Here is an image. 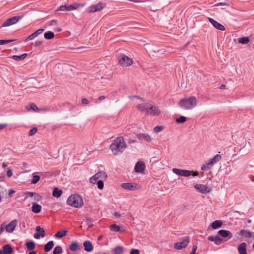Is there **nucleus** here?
<instances>
[{
    "instance_id": "1",
    "label": "nucleus",
    "mask_w": 254,
    "mask_h": 254,
    "mask_svg": "<svg viewBox=\"0 0 254 254\" xmlns=\"http://www.w3.org/2000/svg\"><path fill=\"white\" fill-rule=\"evenodd\" d=\"M126 148V144L122 136L118 137L110 145V149L113 153L117 155L122 153Z\"/></svg>"
},
{
    "instance_id": "2",
    "label": "nucleus",
    "mask_w": 254,
    "mask_h": 254,
    "mask_svg": "<svg viewBox=\"0 0 254 254\" xmlns=\"http://www.w3.org/2000/svg\"><path fill=\"white\" fill-rule=\"evenodd\" d=\"M197 105L196 98L191 96L188 98L182 99L179 102V106L185 110H191Z\"/></svg>"
},
{
    "instance_id": "3",
    "label": "nucleus",
    "mask_w": 254,
    "mask_h": 254,
    "mask_svg": "<svg viewBox=\"0 0 254 254\" xmlns=\"http://www.w3.org/2000/svg\"><path fill=\"white\" fill-rule=\"evenodd\" d=\"M68 205L73 207H81L83 205V201L82 197L77 194L70 195L66 201Z\"/></svg>"
},
{
    "instance_id": "4",
    "label": "nucleus",
    "mask_w": 254,
    "mask_h": 254,
    "mask_svg": "<svg viewBox=\"0 0 254 254\" xmlns=\"http://www.w3.org/2000/svg\"><path fill=\"white\" fill-rule=\"evenodd\" d=\"M83 4L75 3L72 4H65L61 5L58 9V11H68L72 10L78 9L80 6H83Z\"/></svg>"
},
{
    "instance_id": "5",
    "label": "nucleus",
    "mask_w": 254,
    "mask_h": 254,
    "mask_svg": "<svg viewBox=\"0 0 254 254\" xmlns=\"http://www.w3.org/2000/svg\"><path fill=\"white\" fill-rule=\"evenodd\" d=\"M119 64L123 66L127 67L131 65L133 63L132 60L127 56L121 55L119 57Z\"/></svg>"
},
{
    "instance_id": "6",
    "label": "nucleus",
    "mask_w": 254,
    "mask_h": 254,
    "mask_svg": "<svg viewBox=\"0 0 254 254\" xmlns=\"http://www.w3.org/2000/svg\"><path fill=\"white\" fill-rule=\"evenodd\" d=\"M107 178L106 172L103 171L99 172L90 178V183L95 184L97 181L99 180H105Z\"/></svg>"
},
{
    "instance_id": "7",
    "label": "nucleus",
    "mask_w": 254,
    "mask_h": 254,
    "mask_svg": "<svg viewBox=\"0 0 254 254\" xmlns=\"http://www.w3.org/2000/svg\"><path fill=\"white\" fill-rule=\"evenodd\" d=\"M22 16H15L8 18L2 23V26L6 27L14 24L22 19Z\"/></svg>"
},
{
    "instance_id": "8",
    "label": "nucleus",
    "mask_w": 254,
    "mask_h": 254,
    "mask_svg": "<svg viewBox=\"0 0 254 254\" xmlns=\"http://www.w3.org/2000/svg\"><path fill=\"white\" fill-rule=\"evenodd\" d=\"M107 4L105 2H100L97 4L92 5L90 6L89 10V13H94L97 11H100L106 6Z\"/></svg>"
},
{
    "instance_id": "9",
    "label": "nucleus",
    "mask_w": 254,
    "mask_h": 254,
    "mask_svg": "<svg viewBox=\"0 0 254 254\" xmlns=\"http://www.w3.org/2000/svg\"><path fill=\"white\" fill-rule=\"evenodd\" d=\"M172 172L178 176L185 177H189L191 175V171L179 169L177 168H173L172 169Z\"/></svg>"
},
{
    "instance_id": "10",
    "label": "nucleus",
    "mask_w": 254,
    "mask_h": 254,
    "mask_svg": "<svg viewBox=\"0 0 254 254\" xmlns=\"http://www.w3.org/2000/svg\"><path fill=\"white\" fill-rule=\"evenodd\" d=\"M18 224V221L16 219H14L11 221L8 224L4 225V229L8 233H12Z\"/></svg>"
},
{
    "instance_id": "11",
    "label": "nucleus",
    "mask_w": 254,
    "mask_h": 254,
    "mask_svg": "<svg viewBox=\"0 0 254 254\" xmlns=\"http://www.w3.org/2000/svg\"><path fill=\"white\" fill-rule=\"evenodd\" d=\"M121 187L125 190H135L140 188L136 184L130 183H123Z\"/></svg>"
},
{
    "instance_id": "12",
    "label": "nucleus",
    "mask_w": 254,
    "mask_h": 254,
    "mask_svg": "<svg viewBox=\"0 0 254 254\" xmlns=\"http://www.w3.org/2000/svg\"><path fill=\"white\" fill-rule=\"evenodd\" d=\"M217 235L225 239L224 241H228L233 236L232 234L230 231L225 230H220L218 231L217 232Z\"/></svg>"
},
{
    "instance_id": "13",
    "label": "nucleus",
    "mask_w": 254,
    "mask_h": 254,
    "mask_svg": "<svg viewBox=\"0 0 254 254\" xmlns=\"http://www.w3.org/2000/svg\"><path fill=\"white\" fill-rule=\"evenodd\" d=\"M161 114V111L158 107L154 106L150 104L148 111L146 112V114L151 116H158Z\"/></svg>"
},
{
    "instance_id": "14",
    "label": "nucleus",
    "mask_w": 254,
    "mask_h": 254,
    "mask_svg": "<svg viewBox=\"0 0 254 254\" xmlns=\"http://www.w3.org/2000/svg\"><path fill=\"white\" fill-rule=\"evenodd\" d=\"M194 187L202 193H206L211 191V189L204 185L196 184L194 185Z\"/></svg>"
},
{
    "instance_id": "15",
    "label": "nucleus",
    "mask_w": 254,
    "mask_h": 254,
    "mask_svg": "<svg viewBox=\"0 0 254 254\" xmlns=\"http://www.w3.org/2000/svg\"><path fill=\"white\" fill-rule=\"evenodd\" d=\"M208 20L211 23V24L217 29L221 30V31L225 30V27L223 25H222L221 23L216 21L213 18H208Z\"/></svg>"
},
{
    "instance_id": "16",
    "label": "nucleus",
    "mask_w": 254,
    "mask_h": 254,
    "mask_svg": "<svg viewBox=\"0 0 254 254\" xmlns=\"http://www.w3.org/2000/svg\"><path fill=\"white\" fill-rule=\"evenodd\" d=\"M137 137L140 140H144L148 142L152 141V138L147 133H139L137 134Z\"/></svg>"
},
{
    "instance_id": "17",
    "label": "nucleus",
    "mask_w": 254,
    "mask_h": 254,
    "mask_svg": "<svg viewBox=\"0 0 254 254\" xmlns=\"http://www.w3.org/2000/svg\"><path fill=\"white\" fill-rule=\"evenodd\" d=\"M13 253V249L11 245H6L0 250V254H11Z\"/></svg>"
},
{
    "instance_id": "18",
    "label": "nucleus",
    "mask_w": 254,
    "mask_h": 254,
    "mask_svg": "<svg viewBox=\"0 0 254 254\" xmlns=\"http://www.w3.org/2000/svg\"><path fill=\"white\" fill-rule=\"evenodd\" d=\"M145 168V164L142 162H137L135 166L134 170L136 172L142 173Z\"/></svg>"
},
{
    "instance_id": "19",
    "label": "nucleus",
    "mask_w": 254,
    "mask_h": 254,
    "mask_svg": "<svg viewBox=\"0 0 254 254\" xmlns=\"http://www.w3.org/2000/svg\"><path fill=\"white\" fill-rule=\"evenodd\" d=\"M150 104L149 103L140 104L137 106V109L140 111L146 112L150 107Z\"/></svg>"
},
{
    "instance_id": "20",
    "label": "nucleus",
    "mask_w": 254,
    "mask_h": 254,
    "mask_svg": "<svg viewBox=\"0 0 254 254\" xmlns=\"http://www.w3.org/2000/svg\"><path fill=\"white\" fill-rule=\"evenodd\" d=\"M83 246L84 247V250L85 251L87 252H90L92 251L93 249V245L91 242L89 241H85L83 243Z\"/></svg>"
},
{
    "instance_id": "21",
    "label": "nucleus",
    "mask_w": 254,
    "mask_h": 254,
    "mask_svg": "<svg viewBox=\"0 0 254 254\" xmlns=\"http://www.w3.org/2000/svg\"><path fill=\"white\" fill-rule=\"evenodd\" d=\"M247 244L246 243H242L238 247V251L240 254H247Z\"/></svg>"
},
{
    "instance_id": "22",
    "label": "nucleus",
    "mask_w": 254,
    "mask_h": 254,
    "mask_svg": "<svg viewBox=\"0 0 254 254\" xmlns=\"http://www.w3.org/2000/svg\"><path fill=\"white\" fill-rule=\"evenodd\" d=\"M213 164V163L209 159L205 164L202 165L201 169L203 171H206L207 169H210Z\"/></svg>"
},
{
    "instance_id": "23",
    "label": "nucleus",
    "mask_w": 254,
    "mask_h": 254,
    "mask_svg": "<svg viewBox=\"0 0 254 254\" xmlns=\"http://www.w3.org/2000/svg\"><path fill=\"white\" fill-rule=\"evenodd\" d=\"M213 164V163L209 159L205 164L202 165L201 169L203 171H206L207 169H210Z\"/></svg>"
},
{
    "instance_id": "24",
    "label": "nucleus",
    "mask_w": 254,
    "mask_h": 254,
    "mask_svg": "<svg viewBox=\"0 0 254 254\" xmlns=\"http://www.w3.org/2000/svg\"><path fill=\"white\" fill-rule=\"evenodd\" d=\"M41 208L42 207L40 205L36 203H34L32 204L31 209L34 213H38L41 211Z\"/></svg>"
},
{
    "instance_id": "25",
    "label": "nucleus",
    "mask_w": 254,
    "mask_h": 254,
    "mask_svg": "<svg viewBox=\"0 0 254 254\" xmlns=\"http://www.w3.org/2000/svg\"><path fill=\"white\" fill-rule=\"evenodd\" d=\"M69 250L72 252H75L80 249V246L77 242H72L69 246Z\"/></svg>"
},
{
    "instance_id": "26",
    "label": "nucleus",
    "mask_w": 254,
    "mask_h": 254,
    "mask_svg": "<svg viewBox=\"0 0 254 254\" xmlns=\"http://www.w3.org/2000/svg\"><path fill=\"white\" fill-rule=\"evenodd\" d=\"M54 246V243L53 241H49L44 247V250L46 252H50Z\"/></svg>"
},
{
    "instance_id": "27",
    "label": "nucleus",
    "mask_w": 254,
    "mask_h": 254,
    "mask_svg": "<svg viewBox=\"0 0 254 254\" xmlns=\"http://www.w3.org/2000/svg\"><path fill=\"white\" fill-rule=\"evenodd\" d=\"M63 193L62 190H59L58 188H55L53 192V195L56 198H59Z\"/></svg>"
},
{
    "instance_id": "28",
    "label": "nucleus",
    "mask_w": 254,
    "mask_h": 254,
    "mask_svg": "<svg viewBox=\"0 0 254 254\" xmlns=\"http://www.w3.org/2000/svg\"><path fill=\"white\" fill-rule=\"evenodd\" d=\"M222 222L221 220H215L211 223V227L213 229H216L221 227Z\"/></svg>"
},
{
    "instance_id": "29",
    "label": "nucleus",
    "mask_w": 254,
    "mask_h": 254,
    "mask_svg": "<svg viewBox=\"0 0 254 254\" xmlns=\"http://www.w3.org/2000/svg\"><path fill=\"white\" fill-rule=\"evenodd\" d=\"M113 252L114 254H123L124 248L122 246L116 247L113 249Z\"/></svg>"
},
{
    "instance_id": "30",
    "label": "nucleus",
    "mask_w": 254,
    "mask_h": 254,
    "mask_svg": "<svg viewBox=\"0 0 254 254\" xmlns=\"http://www.w3.org/2000/svg\"><path fill=\"white\" fill-rule=\"evenodd\" d=\"M189 242H190V237H185L182 242H179V243H180V244L181 245H182V246L183 247V248L186 247L188 245Z\"/></svg>"
},
{
    "instance_id": "31",
    "label": "nucleus",
    "mask_w": 254,
    "mask_h": 254,
    "mask_svg": "<svg viewBox=\"0 0 254 254\" xmlns=\"http://www.w3.org/2000/svg\"><path fill=\"white\" fill-rule=\"evenodd\" d=\"M68 231L65 230H64L62 231H58L56 234L55 237L58 238H62L64 237L67 233Z\"/></svg>"
},
{
    "instance_id": "32",
    "label": "nucleus",
    "mask_w": 254,
    "mask_h": 254,
    "mask_svg": "<svg viewBox=\"0 0 254 254\" xmlns=\"http://www.w3.org/2000/svg\"><path fill=\"white\" fill-rule=\"evenodd\" d=\"M27 55V54L26 53H24L20 56L14 55L12 56V58L15 61H19L24 59L26 57Z\"/></svg>"
},
{
    "instance_id": "33",
    "label": "nucleus",
    "mask_w": 254,
    "mask_h": 254,
    "mask_svg": "<svg viewBox=\"0 0 254 254\" xmlns=\"http://www.w3.org/2000/svg\"><path fill=\"white\" fill-rule=\"evenodd\" d=\"M110 230L113 232H119L121 230V227L116 224L112 225L110 227Z\"/></svg>"
},
{
    "instance_id": "34",
    "label": "nucleus",
    "mask_w": 254,
    "mask_h": 254,
    "mask_svg": "<svg viewBox=\"0 0 254 254\" xmlns=\"http://www.w3.org/2000/svg\"><path fill=\"white\" fill-rule=\"evenodd\" d=\"M44 37L46 39L51 40L54 38V33L52 31H49L44 33Z\"/></svg>"
},
{
    "instance_id": "35",
    "label": "nucleus",
    "mask_w": 254,
    "mask_h": 254,
    "mask_svg": "<svg viewBox=\"0 0 254 254\" xmlns=\"http://www.w3.org/2000/svg\"><path fill=\"white\" fill-rule=\"evenodd\" d=\"M250 41V39L248 37H243L240 38L238 39V42L240 43L243 44H246L249 43Z\"/></svg>"
},
{
    "instance_id": "36",
    "label": "nucleus",
    "mask_w": 254,
    "mask_h": 254,
    "mask_svg": "<svg viewBox=\"0 0 254 254\" xmlns=\"http://www.w3.org/2000/svg\"><path fill=\"white\" fill-rule=\"evenodd\" d=\"M36 231H37V232L39 233L40 235L42 237H45V232L43 228H41L40 226H38L36 227Z\"/></svg>"
},
{
    "instance_id": "37",
    "label": "nucleus",
    "mask_w": 254,
    "mask_h": 254,
    "mask_svg": "<svg viewBox=\"0 0 254 254\" xmlns=\"http://www.w3.org/2000/svg\"><path fill=\"white\" fill-rule=\"evenodd\" d=\"M221 159V156L219 154L215 155L213 158H210V160L214 164L216 162L219 161Z\"/></svg>"
},
{
    "instance_id": "38",
    "label": "nucleus",
    "mask_w": 254,
    "mask_h": 254,
    "mask_svg": "<svg viewBox=\"0 0 254 254\" xmlns=\"http://www.w3.org/2000/svg\"><path fill=\"white\" fill-rule=\"evenodd\" d=\"M40 179L39 176L35 175V173H33L31 183L32 184H35L40 180Z\"/></svg>"
},
{
    "instance_id": "39",
    "label": "nucleus",
    "mask_w": 254,
    "mask_h": 254,
    "mask_svg": "<svg viewBox=\"0 0 254 254\" xmlns=\"http://www.w3.org/2000/svg\"><path fill=\"white\" fill-rule=\"evenodd\" d=\"M26 247L29 250H34L35 248V245L33 242H29L26 243Z\"/></svg>"
},
{
    "instance_id": "40",
    "label": "nucleus",
    "mask_w": 254,
    "mask_h": 254,
    "mask_svg": "<svg viewBox=\"0 0 254 254\" xmlns=\"http://www.w3.org/2000/svg\"><path fill=\"white\" fill-rule=\"evenodd\" d=\"M240 233L242 235L245 236L246 237H252L253 236V234L251 232L244 230H242L240 231Z\"/></svg>"
},
{
    "instance_id": "41",
    "label": "nucleus",
    "mask_w": 254,
    "mask_h": 254,
    "mask_svg": "<svg viewBox=\"0 0 254 254\" xmlns=\"http://www.w3.org/2000/svg\"><path fill=\"white\" fill-rule=\"evenodd\" d=\"M26 109L28 110L32 109L34 111L38 110L37 106L34 103H31L29 106L26 107Z\"/></svg>"
},
{
    "instance_id": "42",
    "label": "nucleus",
    "mask_w": 254,
    "mask_h": 254,
    "mask_svg": "<svg viewBox=\"0 0 254 254\" xmlns=\"http://www.w3.org/2000/svg\"><path fill=\"white\" fill-rule=\"evenodd\" d=\"M62 252V248L61 246H57L53 251V254H61Z\"/></svg>"
},
{
    "instance_id": "43",
    "label": "nucleus",
    "mask_w": 254,
    "mask_h": 254,
    "mask_svg": "<svg viewBox=\"0 0 254 254\" xmlns=\"http://www.w3.org/2000/svg\"><path fill=\"white\" fill-rule=\"evenodd\" d=\"M219 236H218V235L216 236V240L214 242V244L217 245H219L221 244H222V243H223L224 242H225L222 239L220 238Z\"/></svg>"
},
{
    "instance_id": "44",
    "label": "nucleus",
    "mask_w": 254,
    "mask_h": 254,
    "mask_svg": "<svg viewBox=\"0 0 254 254\" xmlns=\"http://www.w3.org/2000/svg\"><path fill=\"white\" fill-rule=\"evenodd\" d=\"M176 121L178 123H184L186 121V118L184 116H181L180 117L177 118Z\"/></svg>"
},
{
    "instance_id": "45",
    "label": "nucleus",
    "mask_w": 254,
    "mask_h": 254,
    "mask_svg": "<svg viewBox=\"0 0 254 254\" xmlns=\"http://www.w3.org/2000/svg\"><path fill=\"white\" fill-rule=\"evenodd\" d=\"M104 180H99L98 181H97V186L98 188L100 190H102L104 188Z\"/></svg>"
},
{
    "instance_id": "46",
    "label": "nucleus",
    "mask_w": 254,
    "mask_h": 254,
    "mask_svg": "<svg viewBox=\"0 0 254 254\" xmlns=\"http://www.w3.org/2000/svg\"><path fill=\"white\" fill-rule=\"evenodd\" d=\"M37 36L36 35V34L34 32L30 35H29L25 40V42H27L30 40H32L36 38Z\"/></svg>"
},
{
    "instance_id": "47",
    "label": "nucleus",
    "mask_w": 254,
    "mask_h": 254,
    "mask_svg": "<svg viewBox=\"0 0 254 254\" xmlns=\"http://www.w3.org/2000/svg\"><path fill=\"white\" fill-rule=\"evenodd\" d=\"M13 41V40H0V45H4Z\"/></svg>"
},
{
    "instance_id": "48",
    "label": "nucleus",
    "mask_w": 254,
    "mask_h": 254,
    "mask_svg": "<svg viewBox=\"0 0 254 254\" xmlns=\"http://www.w3.org/2000/svg\"><path fill=\"white\" fill-rule=\"evenodd\" d=\"M37 128L36 127H33L29 131V135L30 136H32V135H33L34 134H35L37 132Z\"/></svg>"
},
{
    "instance_id": "49",
    "label": "nucleus",
    "mask_w": 254,
    "mask_h": 254,
    "mask_svg": "<svg viewBox=\"0 0 254 254\" xmlns=\"http://www.w3.org/2000/svg\"><path fill=\"white\" fill-rule=\"evenodd\" d=\"M163 127L162 126H156L154 128V131L155 132H159L163 129Z\"/></svg>"
},
{
    "instance_id": "50",
    "label": "nucleus",
    "mask_w": 254,
    "mask_h": 254,
    "mask_svg": "<svg viewBox=\"0 0 254 254\" xmlns=\"http://www.w3.org/2000/svg\"><path fill=\"white\" fill-rule=\"evenodd\" d=\"M33 197L34 200L36 201H40L42 199L41 196L35 192Z\"/></svg>"
},
{
    "instance_id": "51",
    "label": "nucleus",
    "mask_w": 254,
    "mask_h": 254,
    "mask_svg": "<svg viewBox=\"0 0 254 254\" xmlns=\"http://www.w3.org/2000/svg\"><path fill=\"white\" fill-rule=\"evenodd\" d=\"M174 248L177 250H181L183 248V247L180 244L179 242H177L175 244Z\"/></svg>"
},
{
    "instance_id": "52",
    "label": "nucleus",
    "mask_w": 254,
    "mask_h": 254,
    "mask_svg": "<svg viewBox=\"0 0 254 254\" xmlns=\"http://www.w3.org/2000/svg\"><path fill=\"white\" fill-rule=\"evenodd\" d=\"M216 6H220V5H225V6H228L229 5V4L228 2H218L215 4Z\"/></svg>"
},
{
    "instance_id": "53",
    "label": "nucleus",
    "mask_w": 254,
    "mask_h": 254,
    "mask_svg": "<svg viewBox=\"0 0 254 254\" xmlns=\"http://www.w3.org/2000/svg\"><path fill=\"white\" fill-rule=\"evenodd\" d=\"M44 30V29H39L36 30L35 32H34V33L36 34V35L38 36L39 34H42Z\"/></svg>"
},
{
    "instance_id": "54",
    "label": "nucleus",
    "mask_w": 254,
    "mask_h": 254,
    "mask_svg": "<svg viewBox=\"0 0 254 254\" xmlns=\"http://www.w3.org/2000/svg\"><path fill=\"white\" fill-rule=\"evenodd\" d=\"M25 194L28 197H32L35 195V192L28 191L25 193Z\"/></svg>"
},
{
    "instance_id": "55",
    "label": "nucleus",
    "mask_w": 254,
    "mask_h": 254,
    "mask_svg": "<svg viewBox=\"0 0 254 254\" xmlns=\"http://www.w3.org/2000/svg\"><path fill=\"white\" fill-rule=\"evenodd\" d=\"M130 254H139V252L137 249H132L130 251Z\"/></svg>"
},
{
    "instance_id": "56",
    "label": "nucleus",
    "mask_w": 254,
    "mask_h": 254,
    "mask_svg": "<svg viewBox=\"0 0 254 254\" xmlns=\"http://www.w3.org/2000/svg\"><path fill=\"white\" fill-rule=\"evenodd\" d=\"M4 230V223H2L0 226V235L2 233Z\"/></svg>"
},
{
    "instance_id": "57",
    "label": "nucleus",
    "mask_w": 254,
    "mask_h": 254,
    "mask_svg": "<svg viewBox=\"0 0 254 254\" xmlns=\"http://www.w3.org/2000/svg\"><path fill=\"white\" fill-rule=\"evenodd\" d=\"M57 23L56 20H52L48 22V24L49 26H51L53 25H55Z\"/></svg>"
},
{
    "instance_id": "58",
    "label": "nucleus",
    "mask_w": 254,
    "mask_h": 254,
    "mask_svg": "<svg viewBox=\"0 0 254 254\" xmlns=\"http://www.w3.org/2000/svg\"><path fill=\"white\" fill-rule=\"evenodd\" d=\"M208 240L209 241H211V242H215V240H216V236H209V237H208Z\"/></svg>"
},
{
    "instance_id": "59",
    "label": "nucleus",
    "mask_w": 254,
    "mask_h": 254,
    "mask_svg": "<svg viewBox=\"0 0 254 254\" xmlns=\"http://www.w3.org/2000/svg\"><path fill=\"white\" fill-rule=\"evenodd\" d=\"M82 104H88L89 103V101L86 98H83L81 100Z\"/></svg>"
},
{
    "instance_id": "60",
    "label": "nucleus",
    "mask_w": 254,
    "mask_h": 254,
    "mask_svg": "<svg viewBox=\"0 0 254 254\" xmlns=\"http://www.w3.org/2000/svg\"><path fill=\"white\" fill-rule=\"evenodd\" d=\"M12 172L11 171V170H8L7 171V173H6V175L8 177H10L12 176Z\"/></svg>"
},
{
    "instance_id": "61",
    "label": "nucleus",
    "mask_w": 254,
    "mask_h": 254,
    "mask_svg": "<svg viewBox=\"0 0 254 254\" xmlns=\"http://www.w3.org/2000/svg\"><path fill=\"white\" fill-rule=\"evenodd\" d=\"M40 237H41V236L40 235L39 233H38V232L36 233L34 235V238H35V239H40Z\"/></svg>"
},
{
    "instance_id": "62",
    "label": "nucleus",
    "mask_w": 254,
    "mask_h": 254,
    "mask_svg": "<svg viewBox=\"0 0 254 254\" xmlns=\"http://www.w3.org/2000/svg\"><path fill=\"white\" fill-rule=\"evenodd\" d=\"M15 192V190H9V192H8V195L10 196V197H11L12 194L13 193H14Z\"/></svg>"
},
{
    "instance_id": "63",
    "label": "nucleus",
    "mask_w": 254,
    "mask_h": 254,
    "mask_svg": "<svg viewBox=\"0 0 254 254\" xmlns=\"http://www.w3.org/2000/svg\"><path fill=\"white\" fill-rule=\"evenodd\" d=\"M35 44L36 46H40L42 44V42L41 41H37L35 42Z\"/></svg>"
},
{
    "instance_id": "64",
    "label": "nucleus",
    "mask_w": 254,
    "mask_h": 254,
    "mask_svg": "<svg viewBox=\"0 0 254 254\" xmlns=\"http://www.w3.org/2000/svg\"><path fill=\"white\" fill-rule=\"evenodd\" d=\"M191 175H192L193 176H197L198 175V173L197 171H191Z\"/></svg>"
}]
</instances>
